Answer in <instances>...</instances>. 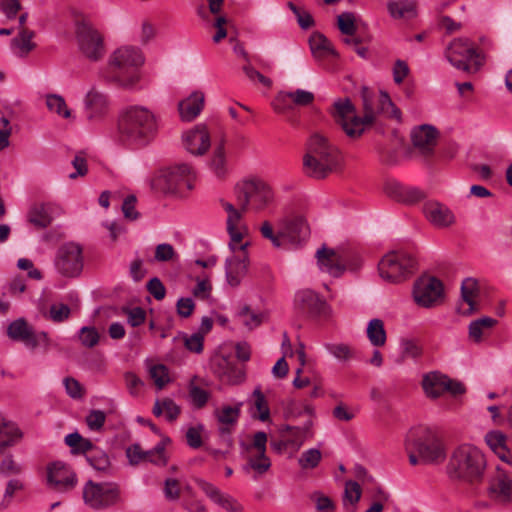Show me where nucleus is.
<instances>
[{"label": "nucleus", "instance_id": "1", "mask_svg": "<svg viewBox=\"0 0 512 512\" xmlns=\"http://www.w3.org/2000/svg\"><path fill=\"white\" fill-rule=\"evenodd\" d=\"M376 103L377 110L374 109V101L369 96L364 95L363 116L360 117L356 114V108L349 98H339L334 102L331 114L351 138L362 135L366 127L374 123L377 113H383L397 121L401 120V111L393 103L387 92L381 91Z\"/></svg>", "mask_w": 512, "mask_h": 512}, {"label": "nucleus", "instance_id": "2", "mask_svg": "<svg viewBox=\"0 0 512 512\" xmlns=\"http://www.w3.org/2000/svg\"><path fill=\"white\" fill-rule=\"evenodd\" d=\"M157 132V118L144 106H129L119 114L117 139L126 146L143 148L153 141Z\"/></svg>", "mask_w": 512, "mask_h": 512}, {"label": "nucleus", "instance_id": "3", "mask_svg": "<svg viewBox=\"0 0 512 512\" xmlns=\"http://www.w3.org/2000/svg\"><path fill=\"white\" fill-rule=\"evenodd\" d=\"M487 469V460L482 450L472 444L457 446L449 457L447 475L454 481L470 486L482 483Z\"/></svg>", "mask_w": 512, "mask_h": 512}, {"label": "nucleus", "instance_id": "4", "mask_svg": "<svg viewBox=\"0 0 512 512\" xmlns=\"http://www.w3.org/2000/svg\"><path fill=\"white\" fill-rule=\"evenodd\" d=\"M232 195L238 206L253 213L269 211L276 204L274 188L257 175H248L237 180L232 187Z\"/></svg>", "mask_w": 512, "mask_h": 512}, {"label": "nucleus", "instance_id": "5", "mask_svg": "<svg viewBox=\"0 0 512 512\" xmlns=\"http://www.w3.org/2000/svg\"><path fill=\"white\" fill-rule=\"evenodd\" d=\"M340 162L339 150L323 135L316 133L308 139L303 156V170L307 176L324 179L339 167Z\"/></svg>", "mask_w": 512, "mask_h": 512}, {"label": "nucleus", "instance_id": "6", "mask_svg": "<svg viewBox=\"0 0 512 512\" xmlns=\"http://www.w3.org/2000/svg\"><path fill=\"white\" fill-rule=\"evenodd\" d=\"M406 447L411 465L440 464L446 459V446L439 434L424 426L410 430Z\"/></svg>", "mask_w": 512, "mask_h": 512}, {"label": "nucleus", "instance_id": "7", "mask_svg": "<svg viewBox=\"0 0 512 512\" xmlns=\"http://www.w3.org/2000/svg\"><path fill=\"white\" fill-rule=\"evenodd\" d=\"M144 63L140 49L125 46L117 49L110 57L103 77L106 81L126 89H132L140 79L139 67Z\"/></svg>", "mask_w": 512, "mask_h": 512}, {"label": "nucleus", "instance_id": "8", "mask_svg": "<svg viewBox=\"0 0 512 512\" xmlns=\"http://www.w3.org/2000/svg\"><path fill=\"white\" fill-rule=\"evenodd\" d=\"M196 174L185 163L175 164L161 169L153 179V188L165 195L185 197L194 188Z\"/></svg>", "mask_w": 512, "mask_h": 512}, {"label": "nucleus", "instance_id": "9", "mask_svg": "<svg viewBox=\"0 0 512 512\" xmlns=\"http://www.w3.org/2000/svg\"><path fill=\"white\" fill-rule=\"evenodd\" d=\"M444 57L454 68L464 72L478 71L485 60L474 42L466 37L451 40L444 49Z\"/></svg>", "mask_w": 512, "mask_h": 512}, {"label": "nucleus", "instance_id": "10", "mask_svg": "<svg viewBox=\"0 0 512 512\" xmlns=\"http://www.w3.org/2000/svg\"><path fill=\"white\" fill-rule=\"evenodd\" d=\"M415 259L405 253L391 251L387 253L378 264L380 276L392 283H397L410 277L415 270Z\"/></svg>", "mask_w": 512, "mask_h": 512}, {"label": "nucleus", "instance_id": "11", "mask_svg": "<svg viewBox=\"0 0 512 512\" xmlns=\"http://www.w3.org/2000/svg\"><path fill=\"white\" fill-rule=\"evenodd\" d=\"M247 211L226 202V231L229 235L228 249H248L250 245L249 227L244 215Z\"/></svg>", "mask_w": 512, "mask_h": 512}, {"label": "nucleus", "instance_id": "12", "mask_svg": "<svg viewBox=\"0 0 512 512\" xmlns=\"http://www.w3.org/2000/svg\"><path fill=\"white\" fill-rule=\"evenodd\" d=\"M54 265L59 274L64 277H78L84 266L82 247L74 242L61 245L56 253Z\"/></svg>", "mask_w": 512, "mask_h": 512}, {"label": "nucleus", "instance_id": "13", "mask_svg": "<svg viewBox=\"0 0 512 512\" xmlns=\"http://www.w3.org/2000/svg\"><path fill=\"white\" fill-rule=\"evenodd\" d=\"M119 498V490L111 484H98L89 480L83 488V499L92 509H103L114 505Z\"/></svg>", "mask_w": 512, "mask_h": 512}, {"label": "nucleus", "instance_id": "14", "mask_svg": "<svg viewBox=\"0 0 512 512\" xmlns=\"http://www.w3.org/2000/svg\"><path fill=\"white\" fill-rule=\"evenodd\" d=\"M267 441V434L258 431L246 446L247 466L257 475L265 474L271 467V460L266 454Z\"/></svg>", "mask_w": 512, "mask_h": 512}, {"label": "nucleus", "instance_id": "15", "mask_svg": "<svg viewBox=\"0 0 512 512\" xmlns=\"http://www.w3.org/2000/svg\"><path fill=\"white\" fill-rule=\"evenodd\" d=\"M486 492L496 503H512V473L497 467L488 475Z\"/></svg>", "mask_w": 512, "mask_h": 512}, {"label": "nucleus", "instance_id": "16", "mask_svg": "<svg viewBox=\"0 0 512 512\" xmlns=\"http://www.w3.org/2000/svg\"><path fill=\"white\" fill-rule=\"evenodd\" d=\"M422 388L429 398H438L445 392H449L454 396L465 392L462 383L454 381L437 371L429 372L423 376Z\"/></svg>", "mask_w": 512, "mask_h": 512}, {"label": "nucleus", "instance_id": "17", "mask_svg": "<svg viewBox=\"0 0 512 512\" xmlns=\"http://www.w3.org/2000/svg\"><path fill=\"white\" fill-rule=\"evenodd\" d=\"M443 295V284L435 277L423 276L414 283L413 298L421 307L430 308L435 306Z\"/></svg>", "mask_w": 512, "mask_h": 512}, {"label": "nucleus", "instance_id": "18", "mask_svg": "<svg viewBox=\"0 0 512 512\" xmlns=\"http://www.w3.org/2000/svg\"><path fill=\"white\" fill-rule=\"evenodd\" d=\"M319 269L333 277H340L346 269L355 271L360 266V260L347 264V259L334 249L323 247L316 253Z\"/></svg>", "mask_w": 512, "mask_h": 512}, {"label": "nucleus", "instance_id": "19", "mask_svg": "<svg viewBox=\"0 0 512 512\" xmlns=\"http://www.w3.org/2000/svg\"><path fill=\"white\" fill-rule=\"evenodd\" d=\"M76 34L80 50L88 59L98 61L103 57V39L97 30L82 22L78 24Z\"/></svg>", "mask_w": 512, "mask_h": 512}, {"label": "nucleus", "instance_id": "20", "mask_svg": "<svg viewBox=\"0 0 512 512\" xmlns=\"http://www.w3.org/2000/svg\"><path fill=\"white\" fill-rule=\"evenodd\" d=\"M207 4V7L204 4L198 5L196 14L208 29H217L212 39L214 43H219L224 39V0H207Z\"/></svg>", "mask_w": 512, "mask_h": 512}, {"label": "nucleus", "instance_id": "21", "mask_svg": "<svg viewBox=\"0 0 512 512\" xmlns=\"http://www.w3.org/2000/svg\"><path fill=\"white\" fill-rule=\"evenodd\" d=\"M226 256V284L232 288L238 287L248 273V249H229Z\"/></svg>", "mask_w": 512, "mask_h": 512}, {"label": "nucleus", "instance_id": "22", "mask_svg": "<svg viewBox=\"0 0 512 512\" xmlns=\"http://www.w3.org/2000/svg\"><path fill=\"white\" fill-rule=\"evenodd\" d=\"M47 484L58 492H67L76 486L77 477L67 464L55 461L47 466Z\"/></svg>", "mask_w": 512, "mask_h": 512}, {"label": "nucleus", "instance_id": "23", "mask_svg": "<svg viewBox=\"0 0 512 512\" xmlns=\"http://www.w3.org/2000/svg\"><path fill=\"white\" fill-rule=\"evenodd\" d=\"M301 409L309 416V419L302 426L284 425L280 429L283 439H286V444L297 450L303 445L307 438H311L313 436L312 416L314 409L309 404H303Z\"/></svg>", "mask_w": 512, "mask_h": 512}, {"label": "nucleus", "instance_id": "24", "mask_svg": "<svg viewBox=\"0 0 512 512\" xmlns=\"http://www.w3.org/2000/svg\"><path fill=\"white\" fill-rule=\"evenodd\" d=\"M280 236L283 243L299 244L309 236V227L306 219L301 215H294L282 221Z\"/></svg>", "mask_w": 512, "mask_h": 512}, {"label": "nucleus", "instance_id": "25", "mask_svg": "<svg viewBox=\"0 0 512 512\" xmlns=\"http://www.w3.org/2000/svg\"><path fill=\"white\" fill-rule=\"evenodd\" d=\"M437 136L438 132L433 126L421 125L414 128L411 132L413 147L420 155L429 157L434 152Z\"/></svg>", "mask_w": 512, "mask_h": 512}, {"label": "nucleus", "instance_id": "26", "mask_svg": "<svg viewBox=\"0 0 512 512\" xmlns=\"http://www.w3.org/2000/svg\"><path fill=\"white\" fill-rule=\"evenodd\" d=\"M423 213L436 228H447L455 223V215L451 209L438 201H427L423 205Z\"/></svg>", "mask_w": 512, "mask_h": 512}, {"label": "nucleus", "instance_id": "27", "mask_svg": "<svg viewBox=\"0 0 512 512\" xmlns=\"http://www.w3.org/2000/svg\"><path fill=\"white\" fill-rule=\"evenodd\" d=\"M185 149L193 155H203L210 147V136L205 125H197L195 128L183 134Z\"/></svg>", "mask_w": 512, "mask_h": 512}, {"label": "nucleus", "instance_id": "28", "mask_svg": "<svg viewBox=\"0 0 512 512\" xmlns=\"http://www.w3.org/2000/svg\"><path fill=\"white\" fill-rule=\"evenodd\" d=\"M109 110L108 96L95 88H92L85 97V113L90 121L100 120Z\"/></svg>", "mask_w": 512, "mask_h": 512}, {"label": "nucleus", "instance_id": "29", "mask_svg": "<svg viewBox=\"0 0 512 512\" xmlns=\"http://www.w3.org/2000/svg\"><path fill=\"white\" fill-rule=\"evenodd\" d=\"M232 319L252 331L262 324L264 314L253 310L247 303L238 302L232 306Z\"/></svg>", "mask_w": 512, "mask_h": 512}, {"label": "nucleus", "instance_id": "30", "mask_svg": "<svg viewBox=\"0 0 512 512\" xmlns=\"http://www.w3.org/2000/svg\"><path fill=\"white\" fill-rule=\"evenodd\" d=\"M7 336L15 342H21L26 347L35 345L34 328L25 318L12 321L6 330Z\"/></svg>", "mask_w": 512, "mask_h": 512}, {"label": "nucleus", "instance_id": "31", "mask_svg": "<svg viewBox=\"0 0 512 512\" xmlns=\"http://www.w3.org/2000/svg\"><path fill=\"white\" fill-rule=\"evenodd\" d=\"M56 209V205L52 203H35L27 213V221L37 229L47 228Z\"/></svg>", "mask_w": 512, "mask_h": 512}, {"label": "nucleus", "instance_id": "32", "mask_svg": "<svg viewBox=\"0 0 512 512\" xmlns=\"http://www.w3.org/2000/svg\"><path fill=\"white\" fill-rule=\"evenodd\" d=\"M204 94L200 91L192 92L187 98L178 103V111L183 121L194 120L203 110Z\"/></svg>", "mask_w": 512, "mask_h": 512}, {"label": "nucleus", "instance_id": "33", "mask_svg": "<svg viewBox=\"0 0 512 512\" xmlns=\"http://www.w3.org/2000/svg\"><path fill=\"white\" fill-rule=\"evenodd\" d=\"M386 192L397 200L408 204L416 203L425 197L424 192L420 189L405 187L398 183L387 184Z\"/></svg>", "mask_w": 512, "mask_h": 512}, {"label": "nucleus", "instance_id": "34", "mask_svg": "<svg viewBox=\"0 0 512 512\" xmlns=\"http://www.w3.org/2000/svg\"><path fill=\"white\" fill-rule=\"evenodd\" d=\"M310 49L315 59L323 60L337 56L331 42L322 34L314 33L309 39Z\"/></svg>", "mask_w": 512, "mask_h": 512}, {"label": "nucleus", "instance_id": "35", "mask_svg": "<svg viewBox=\"0 0 512 512\" xmlns=\"http://www.w3.org/2000/svg\"><path fill=\"white\" fill-rule=\"evenodd\" d=\"M22 437L20 430L0 415V454Z\"/></svg>", "mask_w": 512, "mask_h": 512}, {"label": "nucleus", "instance_id": "36", "mask_svg": "<svg viewBox=\"0 0 512 512\" xmlns=\"http://www.w3.org/2000/svg\"><path fill=\"white\" fill-rule=\"evenodd\" d=\"M485 442L489 448L503 461H507L509 454L507 448V437L499 430L489 431L485 435Z\"/></svg>", "mask_w": 512, "mask_h": 512}, {"label": "nucleus", "instance_id": "37", "mask_svg": "<svg viewBox=\"0 0 512 512\" xmlns=\"http://www.w3.org/2000/svg\"><path fill=\"white\" fill-rule=\"evenodd\" d=\"M297 301L301 304L302 309L311 314L320 313L325 302L312 290H302L296 295Z\"/></svg>", "mask_w": 512, "mask_h": 512}, {"label": "nucleus", "instance_id": "38", "mask_svg": "<svg viewBox=\"0 0 512 512\" xmlns=\"http://www.w3.org/2000/svg\"><path fill=\"white\" fill-rule=\"evenodd\" d=\"M33 37L34 32L32 30L22 28L18 36L11 41V48L14 53L20 57H24L32 51L35 48V44L32 42Z\"/></svg>", "mask_w": 512, "mask_h": 512}, {"label": "nucleus", "instance_id": "39", "mask_svg": "<svg viewBox=\"0 0 512 512\" xmlns=\"http://www.w3.org/2000/svg\"><path fill=\"white\" fill-rule=\"evenodd\" d=\"M461 296L468 304V312L471 313L478 309L477 299L479 297V284L474 278H466L461 285Z\"/></svg>", "mask_w": 512, "mask_h": 512}, {"label": "nucleus", "instance_id": "40", "mask_svg": "<svg viewBox=\"0 0 512 512\" xmlns=\"http://www.w3.org/2000/svg\"><path fill=\"white\" fill-rule=\"evenodd\" d=\"M65 443L71 448L73 454H83L85 458L96 446L87 438H83L78 432L70 433L65 437Z\"/></svg>", "mask_w": 512, "mask_h": 512}, {"label": "nucleus", "instance_id": "41", "mask_svg": "<svg viewBox=\"0 0 512 512\" xmlns=\"http://www.w3.org/2000/svg\"><path fill=\"white\" fill-rule=\"evenodd\" d=\"M367 338L374 347L384 346L386 343V331L384 323L379 318L369 321L366 329Z\"/></svg>", "mask_w": 512, "mask_h": 512}, {"label": "nucleus", "instance_id": "42", "mask_svg": "<svg viewBox=\"0 0 512 512\" xmlns=\"http://www.w3.org/2000/svg\"><path fill=\"white\" fill-rule=\"evenodd\" d=\"M388 11L393 18H413L416 15V3L413 0L391 1Z\"/></svg>", "mask_w": 512, "mask_h": 512}, {"label": "nucleus", "instance_id": "43", "mask_svg": "<svg viewBox=\"0 0 512 512\" xmlns=\"http://www.w3.org/2000/svg\"><path fill=\"white\" fill-rule=\"evenodd\" d=\"M496 324L497 320L488 316L474 320L469 325V336L473 341L480 342L485 331L493 328Z\"/></svg>", "mask_w": 512, "mask_h": 512}, {"label": "nucleus", "instance_id": "44", "mask_svg": "<svg viewBox=\"0 0 512 512\" xmlns=\"http://www.w3.org/2000/svg\"><path fill=\"white\" fill-rule=\"evenodd\" d=\"M324 347L329 354L340 362H347L355 357L353 348L345 343H325Z\"/></svg>", "mask_w": 512, "mask_h": 512}, {"label": "nucleus", "instance_id": "45", "mask_svg": "<svg viewBox=\"0 0 512 512\" xmlns=\"http://www.w3.org/2000/svg\"><path fill=\"white\" fill-rule=\"evenodd\" d=\"M169 441V438H164L153 449L144 451V461H148L158 466H165L168 462L165 455V445Z\"/></svg>", "mask_w": 512, "mask_h": 512}, {"label": "nucleus", "instance_id": "46", "mask_svg": "<svg viewBox=\"0 0 512 512\" xmlns=\"http://www.w3.org/2000/svg\"><path fill=\"white\" fill-rule=\"evenodd\" d=\"M87 462L97 471L105 472L110 468V459L107 453L96 446L86 457Z\"/></svg>", "mask_w": 512, "mask_h": 512}, {"label": "nucleus", "instance_id": "47", "mask_svg": "<svg viewBox=\"0 0 512 512\" xmlns=\"http://www.w3.org/2000/svg\"><path fill=\"white\" fill-rule=\"evenodd\" d=\"M245 376L244 364H233L226 359V384H240Z\"/></svg>", "mask_w": 512, "mask_h": 512}, {"label": "nucleus", "instance_id": "48", "mask_svg": "<svg viewBox=\"0 0 512 512\" xmlns=\"http://www.w3.org/2000/svg\"><path fill=\"white\" fill-rule=\"evenodd\" d=\"M321 459V451L317 448H310L301 454L298 463L302 469H314L318 466Z\"/></svg>", "mask_w": 512, "mask_h": 512}, {"label": "nucleus", "instance_id": "49", "mask_svg": "<svg viewBox=\"0 0 512 512\" xmlns=\"http://www.w3.org/2000/svg\"><path fill=\"white\" fill-rule=\"evenodd\" d=\"M272 107L278 114H287L293 110L294 104L291 101L290 91H280L272 101Z\"/></svg>", "mask_w": 512, "mask_h": 512}, {"label": "nucleus", "instance_id": "50", "mask_svg": "<svg viewBox=\"0 0 512 512\" xmlns=\"http://www.w3.org/2000/svg\"><path fill=\"white\" fill-rule=\"evenodd\" d=\"M46 105L50 111L55 112L64 118H69L71 115V111L67 108L64 98L60 95H48Z\"/></svg>", "mask_w": 512, "mask_h": 512}, {"label": "nucleus", "instance_id": "51", "mask_svg": "<svg viewBox=\"0 0 512 512\" xmlns=\"http://www.w3.org/2000/svg\"><path fill=\"white\" fill-rule=\"evenodd\" d=\"M149 374L158 389H163L170 382L168 369L163 364L152 365L149 369Z\"/></svg>", "mask_w": 512, "mask_h": 512}, {"label": "nucleus", "instance_id": "52", "mask_svg": "<svg viewBox=\"0 0 512 512\" xmlns=\"http://www.w3.org/2000/svg\"><path fill=\"white\" fill-rule=\"evenodd\" d=\"M78 338L86 348H93L99 343L100 335L95 327L84 326L79 330Z\"/></svg>", "mask_w": 512, "mask_h": 512}, {"label": "nucleus", "instance_id": "53", "mask_svg": "<svg viewBox=\"0 0 512 512\" xmlns=\"http://www.w3.org/2000/svg\"><path fill=\"white\" fill-rule=\"evenodd\" d=\"M338 28L342 34L353 36L356 32L355 17L353 13L345 12L337 17Z\"/></svg>", "mask_w": 512, "mask_h": 512}, {"label": "nucleus", "instance_id": "54", "mask_svg": "<svg viewBox=\"0 0 512 512\" xmlns=\"http://www.w3.org/2000/svg\"><path fill=\"white\" fill-rule=\"evenodd\" d=\"M189 398L192 405L199 409L206 405L209 394L206 390L191 382L189 385Z\"/></svg>", "mask_w": 512, "mask_h": 512}, {"label": "nucleus", "instance_id": "55", "mask_svg": "<svg viewBox=\"0 0 512 512\" xmlns=\"http://www.w3.org/2000/svg\"><path fill=\"white\" fill-rule=\"evenodd\" d=\"M196 484L198 488L208 497L210 498L214 503H217L219 505H223V498L221 491L215 487L212 483H209L205 480L198 479L196 481Z\"/></svg>", "mask_w": 512, "mask_h": 512}, {"label": "nucleus", "instance_id": "56", "mask_svg": "<svg viewBox=\"0 0 512 512\" xmlns=\"http://www.w3.org/2000/svg\"><path fill=\"white\" fill-rule=\"evenodd\" d=\"M211 168L215 174L222 178L224 175V140L221 139L214 152L213 158L210 163Z\"/></svg>", "mask_w": 512, "mask_h": 512}, {"label": "nucleus", "instance_id": "57", "mask_svg": "<svg viewBox=\"0 0 512 512\" xmlns=\"http://www.w3.org/2000/svg\"><path fill=\"white\" fill-rule=\"evenodd\" d=\"M124 314L127 316V322L132 327L142 325L146 320V311L142 307L123 308Z\"/></svg>", "mask_w": 512, "mask_h": 512}, {"label": "nucleus", "instance_id": "58", "mask_svg": "<svg viewBox=\"0 0 512 512\" xmlns=\"http://www.w3.org/2000/svg\"><path fill=\"white\" fill-rule=\"evenodd\" d=\"M291 101L294 106L306 107L314 102L315 96L312 92L304 89L290 91Z\"/></svg>", "mask_w": 512, "mask_h": 512}, {"label": "nucleus", "instance_id": "59", "mask_svg": "<svg viewBox=\"0 0 512 512\" xmlns=\"http://www.w3.org/2000/svg\"><path fill=\"white\" fill-rule=\"evenodd\" d=\"M177 257L176 251L171 244H158L155 248L154 259L158 262H168Z\"/></svg>", "mask_w": 512, "mask_h": 512}, {"label": "nucleus", "instance_id": "60", "mask_svg": "<svg viewBox=\"0 0 512 512\" xmlns=\"http://www.w3.org/2000/svg\"><path fill=\"white\" fill-rule=\"evenodd\" d=\"M67 394L73 399H81L84 396V388L78 380L66 377L63 380Z\"/></svg>", "mask_w": 512, "mask_h": 512}, {"label": "nucleus", "instance_id": "61", "mask_svg": "<svg viewBox=\"0 0 512 512\" xmlns=\"http://www.w3.org/2000/svg\"><path fill=\"white\" fill-rule=\"evenodd\" d=\"M146 289L158 301L166 296V288L158 277L151 278L146 284Z\"/></svg>", "mask_w": 512, "mask_h": 512}, {"label": "nucleus", "instance_id": "62", "mask_svg": "<svg viewBox=\"0 0 512 512\" xmlns=\"http://www.w3.org/2000/svg\"><path fill=\"white\" fill-rule=\"evenodd\" d=\"M106 415L101 410H92L86 417V423L90 430L99 431L105 423Z\"/></svg>", "mask_w": 512, "mask_h": 512}, {"label": "nucleus", "instance_id": "63", "mask_svg": "<svg viewBox=\"0 0 512 512\" xmlns=\"http://www.w3.org/2000/svg\"><path fill=\"white\" fill-rule=\"evenodd\" d=\"M254 396H255V408L258 411V418L261 421H266L267 419H269L270 410L266 403L265 397L259 389H256L254 391Z\"/></svg>", "mask_w": 512, "mask_h": 512}, {"label": "nucleus", "instance_id": "64", "mask_svg": "<svg viewBox=\"0 0 512 512\" xmlns=\"http://www.w3.org/2000/svg\"><path fill=\"white\" fill-rule=\"evenodd\" d=\"M50 318L52 321L56 323L63 322L67 320L71 314V310L68 305L66 304H53L50 307Z\"/></svg>", "mask_w": 512, "mask_h": 512}]
</instances>
